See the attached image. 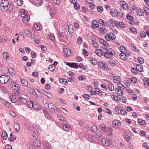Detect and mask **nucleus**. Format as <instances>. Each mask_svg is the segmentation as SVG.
Here are the masks:
<instances>
[{
    "label": "nucleus",
    "mask_w": 149,
    "mask_h": 149,
    "mask_svg": "<svg viewBox=\"0 0 149 149\" xmlns=\"http://www.w3.org/2000/svg\"><path fill=\"white\" fill-rule=\"evenodd\" d=\"M139 65H137L136 68H132L131 71L134 74H137L138 72L140 71L139 68Z\"/></svg>",
    "instance_id": "nucleus-6"
},
{
    "label": "nucleus",
    "mask_w": 149,
    "mask_h": 149,
    "mask_svg": "<svg viewBox=\"0 0 149 149\" xmlns=\"http://www.w3.org/2000/svg\"><path fill=\"white\" fill-rule=\"evenodd\" d=\"M63 128L64 130L65 131H69L71 130L70 125L69 124H65L63 126Z\"/></svg>",
    "instance_id": "nucleus-12"
},
{
    "label": "nucleus",
    "mask_w": 149,
    "mask_h": 149,
    "mask_svg": "<svg viewBox=\"0 0 149 149\" xmlns=\"http://www.w3.org/2000/svg\"><path fill=\"white\" fill-rule=\"evenodd\" d=\"M127 86H125V87H124L123 89H125V90H126L128 92L129 94H131L132 93H133V91L131 89L129 88V87L130 86V84H128V85H127Z\"/></svg>",
    "instance_id": "nucleus-9"
},
{
    "label": "nucleus",
    "mask_w": 149,
    "mask_h": 149,
    "mask_svg": "<svg viewBox=\"0 0 149 149\" xmlns=\"http://www.w3.org/2000/svg\"><path fill=\"white\" fill-rule=\"evenodd\" d=\"M73 27L72 26V25H70L69 26V28H68V32H69V33H72L73 31V30L72 29V28Z\"/></svg>",
    "instance_id": "nucleus-52"
},
{
    "label": "nucleus",
    "mask_w": 149,
    "mask_h": 149,
    "mask_svg": "<svg viewBox=\"0 0 149 149\" xmlns=\"http://www.w3.org/2000/svg\"><path fill=\"white\" fill-rule=\"evenodd\" d=\"M137 79L135 77H133L132 78L129 79L130 83L132 84H134L137 82Z\"/></svg>",
    "instance_id": "nucleus-26"
},
{
    "label": "nucleus",
    "mask_w": 149,
    "mask_h": 149,
    "mask_svg": "<svg viewBox=\"0 0 149 149\" xmlns=\"http://www.w3.org/2000/svg\"><path fill=\"white\" fill-rule=\"evenodd\" d=\"M45 143L46 149H52V146L49 143L45 141Z\"/></svg>",
    "instance_id": "nucleus-21"
},
{
    "label": "nucleus",
    "mask_w": 149,
    "mask_h": 149,
    "mask_svg": "<svg viewBox=\"0 0 149 149\" xmlns=\"http://www.w3.org/2000/svg\"><path fill=\"white\" fill-rule=\"evenodd\" d=\"M55 66L54 65H52L49 66V70L52 72H53L54 71Z\"/></svg>",
    "instance_id": "nucleus-32"
},
{
    "label": "nucleus",
    "mask_w": 149,
    "mask_h": 149,
    "mask_svg": "<svg viewBox=\"0 0 149 149\" xmlns=\"http://www.w3.org/2000/svg\"><path fill=\"white\" fill-rule=\"evenodd\" d=\"M5 105L7 107L9 108L11 106V103L7 101H6L5 102Z\"/></svg>",
    "instance_id": "nucleus-54"
},
{
    "label": "nucleus",
    "mask_w": 149,
    "mask_h": 149,
    "mask_svg": "<svg viewBox=\"0 0 149 149\" xmlns=\"http://www.w3.org/2000/svg\"><path fill=\"white\" fill-rule=\"evenodd\" d=\"M95 91L96 92V94L99 95H102V91L99 89L96 88L95 89Z\"/></svg>",
    "instance_id": "nucleus-30"
},
{
    "label": "nucleus",
    "mask_w": 149,
    "mask_h": 149,
    "mask_svg": "<svg viewBox=\"0 0 149 149\" xmlns=\"http://www.w3.org/2000/svg\"><path fill=\"white\" fill-rule=\"evenodd\" d=\"M121 90L119 89V88H116L115 89V91L118 96H121L123 95V92Z\"/></svg>",
    "instance_id": "nucleus-14"
},
{
    "label": "nucleus",
    "mask_w": 149,
    "mask_h": 149,
    "mask_svg": "<svg viewBox=\"0 0 149 149\" xmlns=\"http://www.w3.org/2000/svg\"><path fill=\"white\" fill-rule=\"evenodd\" d=\"M91 61H92V63L94 65H96L97 63V60L95 58H93L91 60Z\"/></svg>",
    "instance_id": "nucleus-43"
},
{
    "label": "nucleus",
    "mask_w": 149,
    "mask_h": 149,
    "mask_svg": "<svg viewBox=\"0 0 149 149\" xmlns=\"http://www.w3.org/2000/svg\"><path fill=\"white\" fill-rule=\"evenodd\" d=\"M40 141L38 140H35L33 143V146L30 147V149H37V148L40 145Z\"/></svg>",
    "instance_id": "nucleus-5"
},
{
    "label": "nucleus",
    "mask_w": 149,
    "mask_h": 149,
    "mask_svg": "<svg viewBox=\"0 0 149 149\" xmlns=\"http://www.w3.org/2000/svg\"><path fill=\"white\" fill-rule=\"evenodd\" d=\"M103 8L101 6H99L97 8L98 11L102 13L103 11Z\"/></svg>",
    "instance_id": "nucleus-50"
},
{
    "label": "nucleus",
    "mask_w": 149,
    "mask_h": 149,
    "mask_svg": "<svg viewBox=\"0 0 149 149\" xmlns=\"http://www.w3.org/2000/svg\"><path fill=\"white\" fill-rule=\"evenodd\" d=\"M116 35L113 33H110L107 34L105 36V38L107 41H110L111 39L115 40L116 39Z\"/></svg>",
    "instance_id": "nucleus-4"
},
{
    "label": "nucleus",
    "mask_w": 149,
    "mask_h": 149,
    "mask_svg": "<svg viewBox=\"0 0 149 149\" xmlns=\"http://www.w3.org/2000/svg\"><path fill=\"white\" fill-rule=\"evenodd\" d=\"M100 31L102 33H106L107 32V30L105 28H104L103 27H101L100 28Z\"/></svg>",
    "instance_id": "nucleus-35"
},
{
    "label": "nucleus",
    "mask_w": 149,
    "mask_h": 149,
    "mask_svg": "<svg viewBox=\"0 0 149 149\" xmlns=\"http://www.w3.org/2000/svg\"><path fill=\"white\" fill-rule=\"evenodd\" d=\"M21 12L19 13V15L21 16L22 17H24L26 16L24 13V9H22L21 10Z\"/></svg>",
    "instance_id": "nucleus-37"
},
{
    "label": "nucleus",
    "mask_w": 149,
    "mask_h": 149,
    "mask_svg": "<svg viewBox=\"0 0 149 149\" xmlns=\"http://www.w3.org/2000/svg\"><path fill=\"white\" fill-rule=\"evenodd\" d=\"M82 97L86 99H87V100H88L89 99V97H90L89 95L88 94H83V95Z\"/></svg>",
    "instance_id": "nucleus-53"
},
{
    "label": "nucleus",
    "mask_w": 149,
    "mask_h": 149,
    "mask_svg": "<svg viewBox=\"0 0 149 149\" xmlns=\"http://www.w3.org/2000/svg\"><path fill=\"white\" fill-rule=\"evenodd\" d=\"M100 127L102 131L104 132L107 131V130L110 129V128H108V127H106V126L104 124H102L100 126Z\"/></svg>",
    "instance_id": "nucleus-11"
},
{
    "label": "nucleus",
    "mask_w": 149,
    "mask_h": 149,
    "mask_svg": "<svg viewBox=\"0 0 149 149\" xmlns=\"http://www.w3.org/2000/svg\"><path fill=\"white\" fill-rule=\"evenodd\" d=\"M36 129L34 127L33 125L29 126L28 127V130L30 131L31 132H33L34 131H35Z\"/></svg>",
    "instance_id": "nucleus-25"
},
{
    "label": "nucleus",
    "mask_w": 149,
    "mask_h": 149,
    "mask_svg": "<svg viewBox=\"0 0 149 149\" xmlns=\"http://www.w3.org/2000/svg\"><path fill=\"white\" fill-rule=\"evenodd\" d=\"M105 140H106V141H105V146H107L110 144V141L107 139H106Z\"/></svg>",
    "instance_id": "nucleus-44"
},
{
    "label": "nucleus",
    "mask_w": 149,
    "mask_h": 149,
    "mask_svg": "<svg viewBox=\"0 0 149 149\" xmlns=\"http://www.w3.org/2000/svg\"><path fill=\"white\" fill-rule=\"evenodd\" d=\"M130 48L132 50H134L136 52L139 51V50L136 48L135 46L132 44L130 45Z\"/></svg>",
    "instance_id": "nucleus-31"
},
{
    "label": "nucleus",
    "mask_w": 149,
    "mask_h": 149,
    "mask_svg": "<svg viewBox=\"0 0 149 149\" xmlns=\"http://www.w3.org/2000/svg\"><path fill=\"white\" fill-rule=\"evenodd\" d=\"M83 51L84 55L86 56H87L88 55V53L87 50L85 49H83Z\"/></svg>",
    "instance_id": "nucleus-63"
},
{
    "label": "nucleus",
    "mask_w": 149,
    "mask_h": 149,
    "mask_svg": "<svg viewBox=\"0 0 149 149\" xmlns=\"http://www.w3.org/2000/svg\"><path fill=\"white\" fill-rule=\"evenodd\" d=\"M34 91H35L36 94L38 96L40 97V92H39V91H38V90L36 88H34Z\"/></svg>",
    "instance_id": "nucleus-45"
},
{
    "label": "nucleus",
    "mask_w": 149,
    "mask_h": 149,
    "mask_svg": "<svg viewBox=\"0 0 149 149\" xmlns=\"http://www.w3.org/2000/svg\"><path fill=\"white\" fill-rule=\"evenodd\" d=\"M131 134L128 132L125 131L124 133V136L126 140L128 141L131 138Z\"/></svg>",
    "instance_id": "nucleus-8"
},
{
    "label": "nucleus",
    "mask_w": 149,
    "mask_h": 149,
    "mask_svg": "<svg viewBox=\"0 0 149 149\" xmlns=\"http://www.w3.org/2000/svg\"><path fill=\"white\" fill-rule=\"evenodd\" d=\"M40 47L41 48V49L42 51H45L47 49V48L45 46L43 45H40Z\"/></svg>",
    "instance_id": "nucleus-62"
},
{
    "label": "nucleus",
    "mask_w": 149,
    "mask_h": 149,
    "mask_svg": "<svg viewBox=\"0 0 149 149\" xmlns=\"http://www.w3.org/2000/svg\"><path fill=\"white\" fill-rule=\"evenodd\" d=\"M9 2L8 0H2V2L1 3V6H9Z\"/></svg>",
    "instance_id": "nucleus-15"
},
{
    "label": "nucleus",
    "mask_w": 149,
    "mask_h": 149,
    "mask_svg": "<svg viewBox=\"0 0 149 149\" xmlns=\"http://www.w3.org/2000/svg\"><path fill=\"white\" fill-rule=\"evenodd\" d=\"M130 30L131 31L134 33H137V30L134 28H132L130 29Z\"/></svg>",
    "instance_id": "nucleus-41"
},
{
    "label": "nucleus",
    "mask_w": 149,
    "mask_h": 149,
    "mask_svg": "<svg viewBox=\"0 0 149 149\" xmlns=\"http://www.w3.org/2000/svg\"><path fill=\"white\" fill-rule=\"evenodd\" d=\"M17 99L16 98V95H14L12 96L11 99V101L12 102L15 103L17 101Z\"/></svg>",
    "instance_id": "nucleus-42"
},
{
    "label": "nucleus",
    "mask_w": 149,
    "mask_h": 149,
    "mask_svg": "<svg viewBox=\"0 0 149 149\" xmlns=\"http://www.w3.org/2000/svg\"><path fill=\"white\" fill-rule=\"evenodd\" d=\"M10 79V77L6 75H3L0 77V82L2 84L7 83Z\"/></svg>",
    "instance_id": "nucleus-2"
},
{
    "label": "nucleus",
    "mask_w": 149,
    "mask_h": 149,
    "mask_svg": "<svg viewBox=\"0 0 149 149\" xmlns=\"http://www.w3.org/2000/svg\"><path fill=\"white\" fill-rule=\"evenodd\" d=\"M49 38L52 40V41L54 40L55 39V37L54 36L51 35H49Z\"/></svg>",
    "instance_id": "nucleus-60"
},
{
    "label": "nucleus",
    "mask_w": 149,
    "mask_h": 149,
    "mask_svg": "<svg viewBox=\"0 0 149 149\" xmlns=\"http://www.w3.org/2000/svg\"><path fill=\"white\" fill-rule=\"evenodd\" d=\"M146 33L145 32L141 31V32H140V36L142 37H145L146 36Z\"/></svg>",
    "instance_id": "nucleus-51"
},
{
    "label": "nucleus",
    "mask_w": 149,
    "mask_h": 149,
    "mask_svg": "<svg viewBox=\"0 0 149 149\" xmlns=\"http://www.w3.org/2000/svg\"><path fill=\"white\" fill-rule=\"evenodd\" d=\"M11 85L14 88L13 90H17L19 88L18 85L14 81H13L11 83Z\"/></svg>",
    "instance_id": "nucleus-10"
},
{
    "label": "nucleus",
    "mask_w": 149,
    "mask_h": 149,
    "mask_svg": "<svg viewBox=\"0 0 149 149\" xmlns=\"http://www.w3.org/2000/svg\"><path fill=\"white\" fill-rule=\"evenodd\" d=\"M30 19L29 15H28L23 18L22 20L24 22L26 23L28 22Z\"/></svg>",
    "instance_id": "nucleus-20"
},
{
    "label": "nucleus",
    "mask_w": 149,
    "mask_h": 149,
    "mask_svg": "<svg viewBox=\"0 0 149 149\" xmlns=\"http://www.w3.org/2000/svg\"><path fill=\"white\" fill-rule=\"evenodd\" d=\"M20 101L22 102L23 103H25L26 102V100L23 97H20L19 98Z\"/></svg>",
    "instance_id": "nucleus-59"
},
{
    "label": "nucleus",
    "mask_w": 149,
    "mask_h": 149,
    "mask_svg": "<svg viewBox=\"0 0 149 149\" xmlns=\"http://www.w3.org/2000/svg\"><path fill=\"white\" fill-rule=\"evenodd\" d=\"M121 77L119 76H115L113 78V81L116 83L119 82L120 80Z\"/></svg>",
    "instance_id": "nucleus-17"
},
{
    "label": "nucleus",
    "mask_w": 149,
    "mask_h": 149,
    "mask_svg": "<svg viewBox=\"0 0 149 149\" xmlns=\"http://www.w3.org/2000/svg\"><path fill=\"white\" fill-rule=\"evenodd\" d=\"M144 10L146 14L147 15H149V9L146 7H144Z\"/></svg>",
    "instance_id": "nucleus-40"
},
{
    "label": "nucleus",
    "mask_w": 149,
    "mask_h": 149,
    "mask_svg": "<svg viewBox=\"0 0 149 149\" xmlns=\"http://www.w3.org/2000/svg\"><path fill=\"white\" fill-rule=\"evenodd\" d=\"M103 55L105 58H110L115 54V52L112 48L104 47L103 50Z\"/></svg>",
    "instance_id": "nucleus-1"
},
{
    "label": "nucleus",
    "mask_w": 149,
    "mask_h": 149,
    "mask_svg": "<svg viewBox=\"0 0 149 149\" xmlns=\"http://www.w3.org/2000/svg\"><path fill=\"white\" fill-rule=\"evenodd\" d=\"M143 81L145 85H147L149 86V79H147L146 80L143 79Z\"/></svg>",
    "instance_id": "nucleus-34"
},
{
    "label": "nucleus",
    "mask_w": 149,
    "mask_h": 149,
    "mask_svg": "<svg viewBox=\"0 0 149 149\" xmlns=\"http://www.w3.org/2000/svg\"><path fill=\"white\" fill-rule=\"evenodd\" d=\"M8 71L9 73L10 74H14L15 72L14 70L11 68H9L8 69Z\"/></svg>",
    "instance_id": "nucleus-47"
},
{
    "label": "nucleus",
    "mask_w": 149,
    "mask_h": 149,
    "mask_svg": "<svg viewBox=\"0 0 149 149\" xmlns=\"http://www.w3.org/2000/svg\"><path fill=\"white\" fill-rule=\"evenodd\" d=\"M14 127L16 131L18 132L19 130V124L17 123H15L14 125Z\"/></svg>",
    "instance_id": "nucleus-19"
},
{
    "label": "nucleus",
    "mask_w": 149,
    "mask_h": 149,
    "mask_svg": "<svg viewBox=\"0 0 149 149\" xmlns=\"http://www.w3.org/2000/svg\"><path fill=\"white\" fill-rule=\"evenodd\" d=\"M48 107L52 112H55L56 107L53 103H49L48 104Z\"/></svg>",
    "instance_id": "nucleus-7"
},
{
    "label": "nucleus",
    "mask_w": 149,
    "mask_h": 149,
    "mask_svg": "<svg viewBox=\"0 0 149 149\" xmlns=\"http://www.w3.org/2000/svg\"><path fill=\"white\" fill-rule=\"evenodd\" d=\"M120 49L122 50V52L123 53H125V47L123 46H121L120 47Z\"/></svg>",
    "instance_id": "nucleus-57"
},
{
    "label": "nucleus",
    "mask_w": 149,
    "mask_h": 149,
    "mask_svg": "<svg viewBox=\"0 0 149 149\" xmlns=\"http://www.w3.org/2000/svg\"><path fill=\"white\" fill-rule=\"evenodd\" d=\"M95 53L98 56H102L103 53V51H102L99 49H96L95 51Z\"/></svg>",
    "instance_id": "nucleus-18"
},
{
    "label": "nucleus",
    "mask_w": 149,
    "mask_h": 149,
    "mask_svg": "<svg viewBox=\"0 0 149 149\" xmlns=\"http://www.w3.org/2000/svg\"><path fill=\"white\" fill-rule=\"evenodd\" d=\"M12 146L10 145H6L4 148V149H12Z\"/></svg>",
    "instance_id": "nucleus-64"
},
{
    "label": "nucleus",
    "mask_w": 149,
    "mask_h": 149,
    "mask_svg": "<svg viewBox=\"0 0 149 149\" xmlns=\"http://www.w3.org/2000/svg\"><path fill=\"white\" fill-rule=\"evenodd\" d=\"M63 52L65 54L68 55L70 56L71 55V53L70 50L68 49L67 48H64Z\"/></svg>",
    "instance_id": "nucleus-13"
},
{
    "label": "nucleus",
    "mask_w": 149,
    "mask_h": 149,
    "mask_svg": "<svg viewBox=\"0 0 149 149\" xmlns=\"http://www.w3.org/2000/svg\"><path fill=\"white\" fill-rule=\"evenodd\" d=\"M79 66H78L77 64L76 63H72L71 68H78Z\"/></svg>",
    "instance_id": "nucleus-46"
},
{
    "label": "nucleus",
    "mask_w": 149,
    "mask_h": 149,
    "mask_svg": "<svg viewBox=\"0 0 149 149\" xmlns=\"http://www.w3.org/2000/svg\"><path fill=\"white\" fill-rule=\"evenodd\" d=\"M93 26L94 28H97L98 27V24L97 22L96 23L94 24V23H93Z\"/></svg>",
    "instance_id": "nucleus-58"
},
{
    "label": "nucleus",
    "mask_w": 149,
    "mask_h": 149,
    "mask_svg": "<svg viewBox=\"0 0 149 149\" xmlns=\"http://www.w3.org/2000/svg\"><path fill=\"white\" fill-rule=\"evenodd\" d=\"M34 26L35 29L39 31L40 30V27L37 24H34Z\"/></svg>",
    "instance_id": "nucleus-55"
},
{
    "label": "nucleus",
    "mask_w": 149,
    "mask_h": 149,
    "mask_svg": "<svg viewBox=\"0 0 149 149\" xmlns=\"http://www.w3.org/2000/svg\"><path fill=\"white\" fill-rule=\"evenodd\" d=\"M33 108L36 109H40V106L38 103L34 102L33 104Z\"/></svg>",
    "instance_id": "nucleus-16"
},
{
    "label": "nucleus",
    "mask_w": 149,
    "mask_h": 149,
    "mask_svg": "<svg viewBox=\"0 0 149 149\" xmlns=\"http://www.w3.org/2000/svg\"><path fill=\"white\" fill-rule=\"evenodd\" d=\"M59 81L60 83L63 84H66L67 83V80L64 79H60Z\"/></svg>",
    "instance_id": "nucleus-24"
},
{
    "label": "nucleus",
    "mask_w": 149,
    "mask_h": 149,
    "mask_svg": "<svg viewBox=\"0 0 149 149\" xmlns=\"http://www.w3.org/2000/svg\"><path fill=\"white\" fill-rule=\"evenodd\" d=\"M113 21L112 19H110V21L108 22H107V26L109 27H113V25L112 24L113 23Z\"/></svg>",
    "instance_id": "nucleus-28"
},
{
    "label": "nucleus",
    "mask_w": 149,
    "mask_h": 149,
    "mask_svg": "<svg viewBox=\"0 0 149 149\" xmlns=\"http://www.w3.org/2000/svg\"><path fill=\"white\" fill-rule=\"evenodd\" d=\"M17 5L19 6L22 5L23 3V1L22 0H17Z\"/></svg>",
    "instance_id": "nucleus-36"
},
{
    "label": "nucleus",
    "mask_w": 149,
    "mask_h": 149,
    "mask_svg": "<svg viewBox=\"0 0 149 149\" xmlns=\"http://www.w3.org/2000/svg\"><path fill=\"white\" fill-rule=\"evenodd\" d=\"M1 10L3 12H6L8 11L9 13H10L12 10L13 7L9 5V6H1Z\"/></svg>",
    "instance_id": "nucleus-3"
},
{
    "label": "nucleus",
    "mask_w": 149,
    "mask_h": 149,
    "mask_svg": "<svg viewBox=\"0 0 149 149\" xmlns=\"http://www.w3.org/2000/svg\"><path fill=\"white\" fill-rule=\"evenodd\" d=\"M109 89L110 91H112L114 89V87L111 84H110L109 86Z\"/></svg>",
    "instance_id": "nucleus-48"
},
{
    "label": "nucleus",
    "mask_w": 149,
    "mask_h": 149,
    "mask_svg": "<svg viewBox=\"0 0 149 149\" xmlns=\"http://www.w3.org/2000/svg\"><path fill=\"white\" fill-rule=\"evenodd\" d=\"M119 25L122 28H124L125 27V24L123 22H120L119 23Z\"/></svg>",
    "instance_id": "nucleus-49"
},
{
    "label": "nucleus",
    "mask_w": 149,
    "mask_h": 149,
    "mask_svg": "<svg viewBox=\"0 0 149 149\" xmlns=\"http://www.w3.org/2000/svg\"><path fill=\"white\" fill-rule=\"evenodd\" d=\"M21 82L22 84H24L25 86H27L28 84L27 81L25 79H22Z\"/></svg>",
    "instance_id": "nucleus-38"
},
{
    "label": "nucleus",
    "mask_w": 149,
    "mask_h": 149,
    "mask_svg": "<svg viewBox=\"0 0 149 149\" xmlns=\"http://www.w3.org/2000/svg\"><path fill=\"white\" fill-rule=\"evenodd\" d=\"M112 124L113 125H117L118 126H120L121 125V123L117 120H115L113 121L112 122Z\"/></svg>",
    "instance_id": "nucleus-27"
},
{
    "label": "nucleus",
    "mask_w": 149,
    "mask_h": 149,
    "mask_svg": "<svg viewBox=\"0 0 149 149\" xmlns=\"http://www.w3.org/2000/svg\"><path fill=\"white\" fill-rule=\"evenodd\" d=\"M1 136L3 139H6L8 136L7 134V132H3L2 133Z\"/></svg>",
    "instance_id": "nucleus-29"
},
{
    "label": "nucleus",
    "mask_w": 149,
    "mask_h": 149,
    "mask_svg": "<svg viewBox=\"0 0 149 149\" xmlns=\"http://www.w3.org/2000/svg\"><path fill=\"white\" fill-rule=\"evenodd\" d=\"M34 102L33 101H29L28 103V106L29 107L32 108L33 107Z\"/></svg>",
    "instance_id": "nucleus-33"
},
{
    "label": "nucleus",
    "mask_w": 149,
    "mask_h": 149,
    "mask_svg": "<svg viewBox=\"0 0 149 149\" xmlns=\"http://www.w3.org/2000/svg\"><path fill=\"white\" fill-rule=\"evenodd\" d=\"M127 19H129L130 21L132 20L133 17L129 14H127Z\"/></svg>",
    "instance_id": "nucleus-61"
},
{
    "label": "nucleus",
    "mask_w": 149,
    "mask_h": 149,
    "mask_svg": "<svg viewBox=\"0 0 149 149\" xmlns=\"http://www.w3.org/2000/svg\"><path fill=\"white\" fill-rule=\"evenodd\" d=\"M3 57L6 60H8L9 59V57L8 54L7 52H4L3 54Z\"/></svg>",
    "instance_id": "nucleus-23"
},
{
    "label": "nucleus",
    "mask_w": 149,
    "mask_h": 149,
    "mask_svg": "<svg viewBox=\"0 0 149 149\" xmlns=\"http://www.w3.org/2000/svg\"><path fill=\"white\" fill-rule=\"evenodd\" d=\"M98 65L99 67L101 68H104L105 69H107V66L102 62L99 63Z\"/></svg>",
    "instance_id": "nucleus-22"
},
{
    "label": "nucleus",
    "mask_w": 149,
    "mask_h": 149,
    "mask_svg": "<svg viewBox=\"0 0 149 149\" xmlns=\"http://www.w3.org/2000/svg\"><path fill=\"white\" fill-rule=\"evenodd\" d=\"M120 112L121 114L123 115H125L126 112V110L123 109H122L121 110Z\"/></svg>",
    "instance_id": "nucleus-56"
},
{
    "label": "nucleus",
    "mask_w": 149,
    "mask_h": 149,
    "mask_svg": "<svg viewBox=\"0 0 149 149\" xmlns=\"http://www.w3.org/2000/svg\"><path fill=\"white\" fill-rule=\"evenodd\" d=\"M97 136L100 137L102 136L101 132L100 130H97L95 132Z\"/></svg>",
    "instance_id": "nucleus-39"
}]
</instances>
